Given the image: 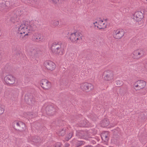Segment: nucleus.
Returning a JSON list of instances; mask_svg holds the SVG:
<instances>
[{
  "label": "nucleus",
  "mask_w": 147,
  "mask_h": 147,
  "mask_svg": "<svg viewBox=\"0 0 147 147\" xmlns=\"http://www.w3.org/2000/svg\"><path fill=\"white\" fill-rule=\"evenodd\" d=\"M94 26H96V25H95Z\"/></svg>",
  "instance_id": "48"
},
{
  "label": "nucleus",
  "mask_w": 147,
  "mask_h": 147,
  "mask_svg": "<svg viewBox=\"0 0 147 147\" xmlns=\"http://www.w3.org/2000/svg\"><path fill=\"white\" fill-rule=\"evenodd\" d=\"M13 6L11 1H7L5 2L2 0H0V11L6 12L9 11L10 7Z\"/></svg>",
  "instance_id": "4"
},
{
  "label": "nucleus",
  "mask_w": 147,
  "mask_h": 147,
  "mask_svg": "<svg viewBox=\"0 0 147 147\" xmlns=\"http://www.w3.org/2000/svg\"><path fill=\"white\" fill-rule=\"evenodd\" d=\"M44 66L48 70L53 71L55 69L56 65L52 61L47 60L44 62Z\"/></svg>",
  "instance_id": "12"
},
{
  "label": "nucleus",
  "mask_w": 147,
  "mask_h": 147,
  "mask_svg": "<svg viewBox=\"0 0 147 147\" xmlns=\"http://www.w3.org/2000/svg\"><path fill=\"white\" fill-rule=\"evenodd\" d=\"M64 121L63 120H60L58 121V123H59V125H58V126H59L60 127V126H63L64 125Z\"/></svg>",
  "instance_id": "31"
},
{
  "label": "nucleus",
  "mask_w": 147,
  "mask_h": 147,
  "mask_svg": "<svg viewBox=\"0 0 147 147\" xmlns=\"http://www.w3.org/2000/svg\"><path fill=\"white\" fill-rule=\"evenodd\" d=\"M4 81L7 85L9 86H11L15 84L16 78L11 75H7L5 77Z\"/></svg>",
  "instance_id": "10"
},
{
  "label": "nucleus",
  "mask_w": 147,
  "mask_h": 147,
  "mask_svg": "<svg viewBox=\"0 0 147 147\" xmlns=\"http://www.w3.org/2000/svg\"><path fill=\"white\" fill-rule=\"evenodd\" d=\"M109 133L108 131H107L102 132L101 135L102 140L105 142H107L108 141L109 139Z\"/></svg>",
  "instance_id": "16"
},
{
  "label": "nucleus",
  "mask_w": 147,
  "mask_h": 147,
  "mask_svg": "<svg viewBox=\"0 0 147 147\" xmlns=\"http://www.w3.org/2000/svg\"><path fill=\"white\" fill-rule=\"evenodd\" d=\"M97 28H98V26H97Z\"/></svg>",
  "instance_id": "47"
},
{
  "label": "nucleus",
  "mask_w": 147,
  "mask_h": 147,
  "mask_svg": "<svg viewBox=\"0 0 147 147\" xmlns=\"http://www.w3.org/2000/svg\"><path fill=\"white\" fill-rule=\"evenodd\" d=\"M102 77L104 81L109 82L112 80L114 78L113 71L111 70H107L104 71Z\"/></svg>",
  "instance_id": "3"
},
{
  "label": "nucleus",
  "mask_w": 147,
  "mask_h": 147,
  "mask_svg": "<svg viewBox=\"0 0 147 147\" xmlns=\"http://www.w3.org/2000/svg\"><path fill=\"white\" fill-rule=\"evenodd\" d=\"M84 144V142L82 141H78L76 143V146L77 147H79Z\"/></svg>",
  "instance_id": "26"
},
{
  "label": "nucleus",
  "mask_w": 147,
  "mask_h": 147,
  "mask_svg": "<svg viewBox=\"0 0 147 147\" xmlns=\"http://www.w3.org/2000/svg\"><path fill=\"white\" fill-rule=\"evenodd\" d=\"M91 118L92 120L93 121H96L97 118V117L96 115L94 114L91 115Z\"/></svg>",
  "instance_id": "30"
},
{
  "label": "nucleus",
  "mask_w": 147,
  "mask_h": 147,
  "mask_svg": "<svg viewBox=\"0 0 147 147\" xmlns=\"http://www.w3.org/2000/svg\"><path fill=\"white\" fill-rule=\"evenodd\" d=\"M52 2L54 4H57L58 3L60 0H51Z\"/></svg>",
  "instance_id": "34"
},
{
  "label": "nucleus",
  "mask_w": 147,
  "mask_h": 147,
  "mask_svg": "<svg viewBox=\"0 0 147 147\" xmlns=\"http://www.w3.org/2000/svg\"><path fill=\"white\" fill-rule=\"evenodd\" d=\"M51 24L53 26L56 27L59 24V21L57 20H52Z\"/></svg>",
  "instance_id": "24"
},
{
  "label": "nucleus",
  "mask_w": 147,
  "mask_h": 147,
  "mask_svg": "<svg viewBox=\"0 0 147 147\" xmlns=\"http://www.w3.org/2000/svg\"><path fill=\"white\" fill-rule=\"evenodd\" d=\"M66 57L68 60L71 61L74 57V53H69L66 55Z\"/></svg>",
  "instance_id": "23"
},
{
  "label": "nucleus",
  "mask_w": 147,
  "mask_h": 147,
  "mask_svg": "<svg viewBox=\"0 0 147 147\" xmlns=\"http://www.w3.org/2000/svg\"><path fill=\"white\" fill-rule=\"evenodd\" d=\"M61 144L60 143L57 142L55 144V147H61Z\"/></svg>",
  "instance_id": "33"
},
{
  "label": "nucleus",
  "mask_w": 147,
  "mask_h": 147,
  "mask_svg": "<svg viewBox=\"0 0 147 147\" xmlns=\"http://www.w3.org/2000/svg\"><path fill=\"white\" fill-rule=\"evenodd\" d=\"M41 87L44 90H49L51 87V83L46 79H42L40 81Z\"/></svg>",
  "instance_id": "9"
},
{
  "label": "nucleus",
  "mask_w": 147,
  "mask_h": 147,
  "mask_svg": "<svg viewBox=\"0 0 147 147\" xmlns=\"http://www.w3.org/2000/svg\"><path fill=\"white\" fill-rule=\"evenodd\" d=\"M115 82L117 86H120L123 85L122 82L119 80L116 81Z\"/></svg>",
  "instance_id": "27"
},
{
  "label": "nucleus",
  "mask_w": 147,
  "mask_h": 147,
  "mask_svg": "<svg viewBox=\"0 0 147 147\" xmlns=\"http://www.w3.org/2000/svg\"><path fill=\"white\" fill-rule=\"evenodd\" d=\"M84 147H93V146L91 145H87L84 146Z\"/></svg>",
  "instance_id": "37"
},
{
  "label": "nucleus",
  "mask_w": 147,
  "mask_h": 147,
  "mask_svg": "<svg viewBox=\"0 0 147 147\" xmlns=\"http://www.w3.org/2000/svg\"><path fill=\"white\" fill-rule=\"evenodd\" d=\"M57 110L55 108L51 105H47L45 108L46 113L47 115L49 116L55 115L56 113Z\"/></svg>",
  "instance_id": "11"
},
{
  "label": "nucleus",
  "mask_w": 147,
  "mask_h": 147,
  "mask_svg": "<svg viewBox=\"0 0 147 147\" xmlns=\"http://www.w3.org/2000/svg\"><path fill=\"white\" fill-rule=\"evenodd\" d=\"M97 22H95L94 23V24L95 25V24H97Z\"/></svg>",
  "instance_id": "40"
},
{
  "label": "nucleus",
  "mask_w": 147,
  "mask_h": 147,
  "mask_svg": "<svg viewBox=\"0 0 147 147\" xmlns=\"http://www.w3.org/2000/svg\"><path fill=\"white\" fill-rule=\"evenodd\" d=\"M146 82L143 80H139L134 84L136 88H138L136 90H140L144 89L146 85Z\"/></svg>",
  "instance_id": "14"
},
{
  "label": "nucleus",
  "mask_w": 147,
  "mask_h": 147,
  "mask_svg": "<svg viewBox=\"0 0 147 147\" xmlns=\"http://www.w3.org/2000/svg\"><path fill=\"white\" fill-rule=\"evenodd\" d=\"M109 124V121L107 119H104L102 121L101 123V126L104 127L107 126Z\"/></svg>",
  "instance_id": "21"
},
{
  "label": "nucleus",
  "mask_w": 147,
  "mask_h": 147,
  "mask_svg": "<svg viewBox=\"0 0 147 147\" xmlns=\"http://www.w3.org/2000/svg\"><path fill=\"white\" fill-rule=\"evenodd\" d=\"M37 141H34V142H37Z\"/></svg>",
  "instance_id": "49"
},
{
  "label": "nucleus",
  "mask_w": 147,
  "mask_h": 147,
  "mask_svg": "<svg viewBox=\"0 0 147 147\" xmlns=\"http://www.w3.org/2000/svg\"><path fill=\"white\" fill-rule=\"evenodd\" d=\"M94 88V86L91 83L86 82L80 84V89L85 92H90Z\"/></svg>",
  "instance_id": "6"
},
{
  "label": "nucleus",
  "mask_w": 147,
  "mask_h": 147,
  "mask_svg": "<svg viewBox=\"0 0 147 147\" xmlns=\"http://www.w3.org/2000/svg\"><path fill=\"white\" fill-rule=\"evenodd\" d=\"M133 15L134 19L138 22L141 21L144 17L143 13L139 11L136 12Z\"/></svg>",
  "instance_id": "15"
},
{
  "label": "nucleus",
  "mask_w": 147,
  "mask_h": 147,
  "mask_svg": "<svg viewBox=\"0 0 147 147\" xmlns=\"http://www.w3.org/2000/svg\"><path fill=\"white\" fill-rule=\"evenodd\" d=\"M19 16V15H18L15 14L13 17L11 18L10 20L12 22L14 23H15L16 22H18L17 20L18 19Z\"/></svg>",
  "instance_id": "22"
},
{
  "label": "nucleus",
  "mask_w": 147,
  "mask_h": 147,
  "mask_svg": "<svg viewBox=\"0 0 147 147\" xmlns=\"http://www.w3.org/2000/svg\"><path fill=\"white\" fill-rule=\"evenodd\" d=\"M125 34L124 30L121 29L115 30L113 33L114 38L116 39H119L122 38Z\"/></svg>",
  "instance_id": "7"
},
{
  "label": "nucleus",
  "mask_w": 147,
  "mask_h": 147,
  "mask_svg": "<svg viewBox=\"0 0 147 147\" xmlns=\"http://www.w3.org/2000/svg\"><path fill=\"white\" fill-rule=\"evenodd\" d=\"M96 147H100V146L99 145H98L96 146Z\"/></svg>",
  "instance_id": "39"
},
{
  "label": "nucleus",
  "mask_w": 147,
  "mask_h": 147,
  "mask_svg": "<svg viewBox=\"0 0 147 147\" xmlns=\"http://www.w3.org/2000/svg\"><path fill=\"white\" fill-rule=\"evenodd\" d=\"M144 50L142 49L134 51L133 52V58L137 59L143 57L145 55Z\"/></svg>",
  "instance_id": "8"
},
{
  "label": "nucleus",
  "mask_w": 147,
  "mask_h": 147,
  "mask_svg": "<svg viewBox=\"0 0 147 147\" xmlns=\"http://www.w3.org/2000/svg\"><path fill=\"white\" fill-rule=\"evenodd\" d=\"M27 115L30 118H32L35 117V116L34 115L31 113H28Z\"/></svg>",
  "instance_id": "32"
},
{
  "label": "nucleus",
  "mask_w": 147,
  "mask_h": 147,
  "mask_svg": "<svg viewBox=\"0 0 147 147\" xmlns=\"http://www.w3.org/2000/svg\"><path fill=\"white\" fill-rule=\"evenodd\" d=\"M115 136H114V138H115Z\"/></svg>",
  "instance_id": "46"
},
{
  "label": "nucleus",
  "mask_w": 147,
  "mask_h": 147,
  "mask_svg": "<svg viewBox=\"0 0 147 147\" xmlns=\"http://www.w3.org/2000/svg\"><path fill=\"white\" fill-rule=\"evenodd\" d=\"M57 133L59 136H64L65 134V128L61 127L59 128L57 130Z\"/></svg>",
  "instance_id": "18"
},
{
  "label": "nucleus",
  "mask_w": 147,
  "mask_h": 147,
  "mask_svg": "<svg viewBox=\"0 0 147 147\" xmlns=\"http://www.w3.org/2000/svg\"><path fill=\"white\" fill-rule=\"evenodd\" d=\"M88 121L86 119H84L82 120L79 122V124L81 127H88L89 125Z\"/></svg>",
  "instance_id": "20"
},
{
  "label": "nucleus",
  "mask_w": 147,
  "mask_h": 147,
  "mask_svg": "<svg viewBox=\"0 0 147 147\" xmlns=\"http://www.w3.org/2000/svg\"><path fill=\"white\" fill-rule=\"evenodd\" d=\"M2 51L1 50H0V60L1 59V54L2 53Z\"/></svg>",
  "instance_id": "36"
},
{
  "label": "nucleus",
  "mask_w": 147,
  "mask_h": 147,
  "mask_svg": "<svg viewBox=\"0 0 147 147\" xmlns=\"http://www.w3.org/2000/svg\"><path fill=\"white\" fill-rule=\"evenodd\" d=\"M81 0H78V1H81Z\"/></svg>",
  "instance_id": "45"
},
{
  "label": "nucleus",
  "mask_w": 147,
  "mask_h": 147,
  "mask_svg": "<svg viewBox=\"0 0 147 147\" xmlns=\"http://www.w3.org/2000/svg\"><path fill=\"white\" fill-rule=\"evenodd\" d=\"M146 0L147 1V0Z\"/></svg>",
  "instance_id": "51"
},
{
  "label": "nucleus",
  "mask_w": 147,
  "mask_h": 147,
  "mask_svg": "<svg viewBox=\"0 0 147 147\" xmlns=\"http://www.w3.org/2000/svg\"><path fill=\"white\" fill-rule=\"evenodd\" d=\"M34 98L32 94H29L25 96V100L28 104H30L32 101L34 100Z\"/></svg>",
  "instance_id": "17"
},
{
  "label": "nucleus",
  "mask_w": 147,
  "mask_h": 147,
  "mask_svg": "<svg viewBox=\"0 0 147 147\" xmlns=\"http://www.w3.org/2000/svg\"><path fill=\"white\" fill-rule=\"evenodd\" d=\"M146 147H147V146Z\"/></svg>",
  "instance_id": "50"
},
{
  "label": "nucleus",
  "mask_w": 147,
  "mask_h": 147,
  "mask_svg": "<svg viewBox=\"0 0 147 147\" xmlns=\"http://www.w3.org/2000/svg\"><path fill=\"white\" fill-rule=\"evenodd\" d=\"M81 133H83L84 132L83 131H81Z\"/></svg>",
  "instance_id": "43"
},
{
  "label": "nucleus",
  "mask_w": 147,
  "mask_h": 147,
  "mask_svg": "<svg viewBox=\"0 0 147 147\" xmlns=\"http://www.w3.org/2000/svg\"><path fill=\"white\" fill-rule=\"evenodd\" d=\"M16 26L18 28V35L20 40H22L24 37L28 35L29 31L34 30L36 28V25L33 24L32 22L26 26L25 24L21 23H18Z\"/></svg>",
  "instance_id": "1"
},
{
  "label": "nucleus",
  "mask_w": 147,
  "mask_h": 147,
  "mask_svg": "<svg viewBox=\"0 0 147 147\" xmlns=\"http://www.w3.org/2000/svg\"><path fill=\"white\" fill-rule=\"evenodd\" d=\"M84 136V135H82V136H81V137H83Z\"/></svg>",
  "instance_id": "44"
},
{
  "label": "nucleus",
  "mask_w": 147,
  "mask_h": 147,
  "mask_svg": "<svg viewBox=\"0 0 147 147\" xmlns=\"http://www.w3.org/2000/svg\"><path fill=\"white\" fill-rule=\"evenodd\" d=\"M144 67L145 69H147V61H146L144 63Z\"/></svg>",
  "instance_id": "35"
},
{
  "label": "nucleus",
  "mask_w": 147,
  "mask_h": 147,
  "mask_svg": "<svg viewBox=\"0 0 147 147\" xmlns=\"http://www.w3.org/2000/svg\"><path fill=\"white\" fill-rule=\"evenodd\" d=\"M32 55L34 56L35 58L38 57L39 56L37 52L35 50H33L32 51Z\"/></svg>",
  "instance_id": "28"
},
{
  "label": "nucleus",
  "mask_w": 147,
  "mask_h": 147,
  "mask_svg": "<svg viewBox=\"0 0 147 147\" xmlns=\"http://www.w3.org/2000/svg\"><path fill=\"white\" fill-rule=\"evenodd\" d=\"M51 49L52 52L55 54L60 55L63 54V50L62 48L61 42H53L51 46Z\"/></svg>",
  "instance_id": "2"
},
{
  "label": "nucleus",
  "mask_w": 147,
  "mask_h": 147,
  "mask_svg": "<svg viewBox=\"0 0 147 147\" xmlns=\"http://www.w3.org/2000/svg\"><path fill=\"white\" fill-rule=\"evenodd\" d=\"M92 143H93V144H94L95 143V142L94 141H93L92 142Z\"/></svg>",
  "instance_id": "38"
},
{
  "label": "nucleus",
  "mask_w": 147,
  "mask_h": 147,
  "mask_svg": "<svg viewBox=\"0 0 147 147\" xmlns=\"http://www.w3.org/2000/svg\"><path fill=\"white\" fill-rule=\"evenodd\" d=\"M73 136V133L72 132L70 133L66 137V140L68 141L69 139L71 138Z\"/></svg>",
  "instance_id": "29"
},
{
  "label": "nucleus",
  "mask_w": 147,
  "mask_h": 147,
  "mask_svg": "<svg viewBox=\"0 0 147 147\" xmlns=\"http://www.w3.org/2000/svg\"><path fill=\"white\" fill-rule=\"evenodd\" d=\"M4 111V106L0 104V115L3 113Z\"/></svg>",
  "instance_id": "25"
},
{
  "label": "nucleus",
  "mask_w": 147,
  "mask_h": 147,
  "mask_svg": "<svg viewBox=\"0 0 147 147\" xmlns=\"http://www.w3.org/2000/svg\"><path fill=\"white\" fill-rule=\"evenodd\" d=\"M67 146H69V144H67Z\"/></svg>",
  "instance_id": "42"
},
{
  "label": "nucleus",
  "mask_w": 147,
  "mask_h": 147,
  "mask_svg": "<svg viewBox=\"0 0 147 147\" xmlns=\"http://www.w3.org/2000/svg\"><path fill=\"white\" fill-rule=\"evenodd\" d=\"M34 39L36 41H42L43 39L42 36L40 34L37 33L35 34Z\"/></svg>",
  "instance_id": "19"
},
{
  "label": "nucleus",
  "mask_w": 147,
  "mask_h": 147,
  "mask_svg": "<svg viewBox=\"0 0 147 147\" xmlns=\"http://www.w3.org/2000/svg\"><path fill=\"white\" fill-rule=\"evenodd\" d=\"M145 94H146V93H145V92H143V95H145Z\"/></svg>",
  "instance_id": "41"
},
{
  "label": "nucleus",
  "mask_w": 147,
  "mask_h": 147,
  "mask_svg": "<svg viewBox=\"0 0 147 147\" xmlns=\"http://www.w3.org/2000/svg\"><path fill=\"white\" fill-rule=\"evenodd\" d=\"M13 127L16 130L23 132L25 129V124L20 121H15L12 123Z\"/></svg>",
  "instance_id": "5"
},
{
  "label": "nucleus",
  "mask_w": 147,
  "mask_h": 147,
  "mask_svg": "<svg viewBox=\"0 0 147 147\" xmlns=\"http://www.w3.org/2000/svg\"><path fill=\"white\" fill-rule=\"evenodd\" d=\"M80 34V33L77 32L71 33L69 37L70 40L72 42H77L78 40H82L81 37H79Z\"/></svg>",
  "instance_id": "13"
}]
</instances>
